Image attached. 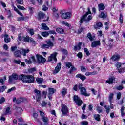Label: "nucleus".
Instances as JSON below:
<instances>
[{
  "label": "nucleus",
  "mask_w": 125,
  "mask_h": 125,
  "mask_svg": "<svg viewBox=\"0 0 125 125\" xmlns=\"http://www.w3.org/2000/svg\"><path fill=\"white\" fill-rule=\"evenodd\" d=\"M56 31L57 33H59V34H63L64 33V29L61 28H56Z\"/></svg>",
  "instance_id": "nucleus-27"
},
{
  "label": "nucleus",
  "mask_w": 125,
  "mask_h": 125,
  "mask_svg": "<svg viewBox=\"0 0 125 125\" xmlns=\"http://www.w3.org/2000/svg\"><path fill=\"white\" fill-rule=\"evenodd\" d=\"M73 64H72V62H67L65 63V66L66 67H67V68L68 69H70V68H71V66Z\"/></svg>",
  "instance_id": "nucleus-36"
},
{
  "label": "nucleus",
  "mask_w": 125,
  "mask_h": 125,
  "mask_svg": "<svg viewBox=\"0 0 125 125\" xmlns=\"http://www.w3.org/2000/svg\"><path fill=\"white\" fill-rule=\"evenodd\" d=\"M11 111H10V107H7L6 109L5 112L4 113V115H11Z\"/></svg>",
  "instance_id": "nucleus-30"
},
{
  "label": "nucleus",
  "mask_w": 125,
  "mask_h": 125,
  "mask_svg": "<svg viewBox=\"0 0 125 125\" xmlns=\"http://www.w3.org/2000/svg\"><path fill=\"white\" fill-rule=\"evenodd\" d=\"M107 16H108V15L107 14V13H104V12H102L99 15V17L100 18H103L104 19L105 18H107Z\"/></svg>",
  "instance_id": "nucleus-17"
},
{
  "label": "nucleus",
  "mask_w": 125,
  "mask_h": 125,
  "mask_svg": "<svg viewBox=\"0 0 125 125\" xmlns=\"http://www.w3.org/2000/svg\"><path fill=\"white\" fill-rule=\"evenodd\" d=\"M97 111L98 112V113H102V108L100 106H97Z\"/></svg>",
  "instance_id": "nucleus-48"
},
{
  "label": "nucleus",
  "mask_w": 125,
  "mask_h": 125,
  "mask_svg": "<svg viewBox=\"0 0 125 125\" xmlns=\"http://www.w3.org/2000/svg\"><path fill=\"white\" fill-rule=\"evenodd\" d=\"M112 61H119V59H120V56L117 55H114L111 58Z\"/></svg>",
  "instance_id": "nucleus-20"
},
{
  "label": "nucleus",
  "mask_w": 125,
  "mask_h": 125,
  "mask_svg": "<svg viewBox=\"0 0 125 125\" xmlns=\"http://www.w3.org/2000/svg\"><path fill=\"white\" fill-rule=\"evenodd\" d=\"M61 93L63 96V97H64L65 96V95H66V94H67V90H66L65 89H63V91L62 92H61Z\"/></svg>",
  "instance_id": "nucleus-41"
},
{
  "label": "nucleus",
  "mask_w": 125,
  "mask_h": 125,
  "mask_svg": "<svg viewBox=\"0 0 125 125\" xmlns=\"http://www.w3.org/2000/svg\"><path fill=\"white\" fill-rule=\"evenodd\" d=\"M5 101V99H4V97L1 98L0 100V104H1L2 103H3Z\"/></svg>",
  "instance_id": "nucleus-58"
},
{
  "label": "nucleus",
  "mask_w": 125,
  "mask_h": 125,
  "mask_svg": "<svg viewBox=\"0 0 125 125\" xmlns=\"http://www.w3.org/2000/svg\"><path fill=\"white\" fill-rule=\"evenodd\" d=\"M15 109L16 110L17 113L20 115H21L23 113V109L21 107H16Z\"/></svg>",
  "instance_id": "nucleus-21"
},
{
  "label": "nucleus",
  "mask_w": 125,
  "mask_h": 125,
  "mask_svg": "<svg viewBox=\"0 0 125 125\" xmlns=\"http://www.w3.org/2000/svg\"><path fill=\"white\" fill-rule=\"evenodd\" d=\"M91 13V12L90 11V9L89 8L88 9V11L84 14L83 16L81 17V19L80 20V23L81 24H82V23H83V22H85L86 23H87L91 19H92V16L91 15H89L87 18L86 17L88 14H90Z\"/></svg>",
  "instance_id": "nucleus-2"
},
{
  "label": "nucleus",
  "mask_w": 125,
  "mask_h": 125,
  "mask_svg": "<svg viewBox=\"0 0 125 125\" xmlns=\"http://www.w3.org/2000/svg\"><path fill=\"white\" fill-rule=\"evenodd\" d=\"M15 57L19 58L21 57V51L19 50H16L14 52Z\"/></svg>",
  "instance_id": "nucleus-16"
},
{
  "label": "nucleus",
  "mask_w": 125,
  "mask_h": 125,
  "mask_svg": "<svg viewBox=\"0 0 125 125\" xmlns=\"http://www.w3.org/2000/svg\"><path fill=\"white\" fill-rule=\"evenodd\" d=\"M25 62H26V63H27V64H32V61L30 60H28L27 59H25Z\"/></svg>",
  "instance_id": "nucleus-59"
},
{
  "label": "nucleus",
  "mask_w": 125,
  "mask_h": 125,
  "mask_svg": "<svg viewBox=\"0 0 125 125\" xmlns=\"http://www.w3.org/2000/svg\"><path fill=\"white\" fill-rule=\"evenodd\" d=\"M16 80H18V76L16 73H13L12 75H11L9 77V83H10Z\"/></svg>",
  "instance_id": "nucleus-9"
},
{
  "label": "nucleus",
  "mask_w": 125,
  "mask_h": 125,
  "mask_svg": "<svg viewBox=\"0 0 125 125\" xmlns=\"http://www.w3.org/2000/svg\"><path fill=\"white\" fill-rule=\"evenodd\" d=\"M45 15V14L44 13H42V12H40L38 13L39 19H43V17H44Z\"/></svg>",
  "instance_id": "nucleus-25"
},
{
  "label": "nucleus",
  "mask_w": 125,
  "mask_h": 125,
  "mask_svg": "<svg viewBox=\"0 0 125 125\" xmlns=\"http://www.w3.org/2000/svg\"><path fill=\"white\" fill-rule=\"evenodd\" d=\"M82 43L80 42L77 46H75L74 47V50L75 51H77V50H80L82 48Z\"/></svg>",
  "instance_id": "nucleus-19"
},
{
  "label": "nucleus",
  "mask_w": 125,
  "mask_h": 125,
  "mask_svg": "<svg viewBox=\"0 0 125 125\" xmlns=\"http://www.w3.org/2000/svg\"><path fill=\"white\" fill-rule=\"evenodd\" d=\"M6 89V86H0V92H3Z\"/></svg>",
  "instance_id": "nucleus-38"
},
{
  "label": "nucleus",
  "mask_w": 125,
  "mask_h": 125,
  "mask_svg": "<svg viewBox=\"0 0 125 125\" xmlns=\"http://www.w3.org/2000/svg\"><path fill=\"white\" fill-rule=\"evenodd\" d=\"M30 51V50L29 49H21V54H22L23 56H26L27 55V53H29Z\"/></svg>",
  "instance_id": "nucleus-15"
},
{
  "label": "nucleus",
  "mask_w": 125,
  "mask_h": 125,
  "mask_svg": "<svg viewBox=\"0 0 125 125\" xmlns=\"http://www.w3.org/2000/svg\"><path fill=\"white\" fill-rule=\"evenodd\" d=\"M124 89V87H123L122 86H118L117 87H116V89H117V90H122Z\"/></svg>",
  "instance_id": "nucleus-60"
},
{
  "label": "nucleus",
  "mask_w": 125,
  "mask_h": 125,
  "mask_svg": "<svg viewBox=\"0 0 125 125\" xmlns=\"http://www.w3.org/2000/svg\"><path fill=\"white\" fill-rule=\"evenodd\" d=\"M17 7L19 9H21V10H26V8H25L23 6L18 5H17Z\"/></svg>",
  "instance_id": "nucleus-52"
},
{
  "label": "nucleus",
  "mask_w": 125,
  "mask_h": 125,
  "mask_svg": "<svg viewBox=\"0 0 125 125\" xmlns=\"http://www.w3.org/2000/svg\"><path fill=\"white\" fill-rule=\"evenodd\" d=\"M118 72L120 74H122V73H124L125 72V68H120L118 69Z\"/></svg>",
  "instance_id": "nucleus-56"
},
{
  "label": "nucleus",
  "mask_w": 125,
  "mask_h": 125,
  "mask_svg": "<svg viewBox=\"0 0 125 125\" xmlns=\"http://www.w3.org/2000/svg\"><path fill=\"white\" fill-rule=\"evenodd\" d=\"M105 109H106V112L107 114H109L110 113V107L108 106L107 107V105L104 106Z\"/></svg>",
  "instance_id": "nucleus-49"
},
{
  "label": "nucleus",
  "mask_w": 125,
  "mask_h": 125,
  "mask_svg": "<svg viewBox=\"0 0 125 125\" xmlns=\"http://www.w3.org/2000/svg\"><path fill=\"white\" fill-rule=\"evenodd\" d=\"M114 81H115V77L114 76H112L110 77L108 80H107L105 83H107L109 84H112L114 83Z\"/></svg>",
  "instance_id": "nucleus-18"
},
{
  "label": "nucleus",
  "mask_w": 125,
  "mask_h": 125,
  "mask_svg": "<svg viewBox=\"0 0 125 125\" xmlns=\"http://www.w3.org/2000/svg\"><path fill=\"white\" fill-rule=\"evenodd\" d=\"M100 41H93L91 44L92 47H96V46H100Z\"/></svg>",
  "instance_id": "nucleus-13"
},
{
  "label": "nucleus",
  "mask_w": 125,
  "mask_h": 125,
  "mask_svg": "<svg viewBox=\"0 0 125 125\" xmlns=\"http://www.w3.org/2000/svg\"><path fill=\"white\" fill-rule=\"evenodd\" d=\"M74 100L79 106H81L83 104V101L78 96L74 95Z\"/></svg>",
  "instance_id": "nucleus-10"
},
{
  "label": "nucleus",
  "mask_w": 125,
  "mask_h": 125,
  "mask_svg": "<svg viewBox=\"0 0 125 125\" xmlns=\"http://www.w3.org/2000/svg\"><path fill=\"white\" fill-rule=\"evenodd\" d=\"M79 84L78 85L76 84L73 88V90H74V91H78V90H79Z\"/></svg>",
  "instance_id": "nucleus-46"
},
{
  "label": "nucleus",
  "mask_w": 125,
  "mask_h": 125,
  "mask_svg": "<svg viewBox=\"0 0 125 125\" xmlns=\"http://www.w3.org/2000/svg\"><path fill=\"white\" fill-rule=\"evenodd\" d=\"M122 96V94L121 93V92H119L118 93H117V98L119 100L121 99V96Z\"/></svg>",
  "instance_id": "nucleus-61"
},
{
  "label": "nucleus",
  "mask_w": 125,
  "mask_h": 125,
  "mask_svg": "<svg viewBox=\"0 0 125 125\" xmlns=\"http://www.w3.org/2000/svg\"><path fill=\"white\" fill-rule=\"evenodd\" d=\"M99 11L100 10H104L105 9V5L103 3H100L98 5Z\"/></svg>",
  "instance_id": "nucleus-23"
},
{
  "label": "nucleus",
  "mask_w": 125,
  "mask_h": 125,
  "mask_svg": "<svg viewBox=\"0 0 125 125\" xmlns=\"http://www.w3.org/2000/svg\"><path fill=\"white\" fill-rule=\"evenodd\" d=\"M96 26V28H101V27H102V23L101 22H97Z\"/></svg>",
  "instance_id": "nucleus-44"
},
{
  "label": "nucleus",
  "mask_w": 125,
  "mask_h": 125,
  "mask_svg": "<svg viewBox=\"0 0 125 125\" xmlns=\"http://www.w3.org/2000/svg\"><path fill=\"white\" fill-rule=\"evenodd\" d=\"M37 62L39 64H44L46 60L41 55H37Z\"/></svg>",
  "instance_id": "nucleus-6"
},
{
  "label": "nucleus",
  "mask_w": 125,
  "mask_h": 125,
  "mask_svg": "<svg viewBox=\"0 0 125 125\" xmlns=\"http://www.w3.org/2000/svg\"><path fill=\"white\" fill-rule=\"evenodd\" d=\"M77 56L79 58H82V57H83V54L82 53V52H79L78 53V54H77Z\"/></svg>",
  "instance_id": "nucleus-57"
},
{
  "label": "nucleus",
  "mask_w": 125,
  "mask_h": 125,
  "mask_svg": "<svg viewBox=\"0 0 125 125\" xmlns=\"http://www.w3.org/2000/svg\"><path fill=\"white\" fill-rule=\"evenodd\" d=\"M124 20V16H123V14H120V16L119 17V21L121 24H123Z\"/></svg>",
  "instance_id": "nucleus-34"
},
{
  "label": "nucleus",
  "mask_w": 125,
  "mask_h": 125,
  "mask_svg": "<svg viewBox=\"0 0 125 125\" xmlns=\"http://www.w3.org/2000/svg\"><path fill=\"white\" fill-rule=\"evenodd\" d=\"M45 42L46 44H43L42 45V48H44V49H45V48H49V47H53V46H54L53 42L50 39L46 41Z\"/></svg>",
  "instance_id": "nucleus-4"
},
{
  "label": "nucleus",
  "mask_w": 125,
  "mask_h": 125,
  "mask_svg": "<svg viewBox=\"0 0 125 125\" xmlns=\"http://www.w3.org/2000/svg\"><path fill=\"white\" fill-rule=\"evenodd\" d=\"M41 29L42 30H45V31H48V30H49V27L46 26V24L42 23Z\"/></svg>",
  "instance_id": "nucleus-22"
},
{
  "label": "nucleus",
  "mask_w": 125,
  "mask_h": 125,
  "mask_svg": "<svg viewBox=\"0 0 125 125\" xmlns=\"http://www.w3.org/2000/svg\"><path fill=\"white\" fill-rule=\"evenodd\" d=\"M87 37L90 40V41H93L94 38L92 37L90 33H88L87 34Z\"/></svg>",
  "instance_id": "nucleus-40"
},
{
  "label": "nucleus",
  "mask_w": 125,
  "mask_h": 125,
  "mask_svg": "<svg viewBox=\"0 0 125 125\" xmlns=\"http://www.w3.org/2000/svg\"><path fill=\"white\" fill-rule=\"evenodd\" d=\"M17 49V46H12L11 48V51H14V50H16Z\"/></svg>",
  "instance_id": "nucleus-63"
},
{
  "label": "nucleus",
  "mask_w": 125,
  "mask_h": 125,
  "mask_svg": "<svg viewBox=\"0 0 125 125\" xmlns=\"http://www.w3.org/2000/svg\"><path fill=\"white\" fill-rule=\"evenodd\" d=\"M13 62L15 64H18L19 65H20V63H21V61L14 60Z\"/></svg>",
  "instance_id": "nucleus-51"
},
{
  "label": "nucleus",
  "mask_w": 125,
  "mask_h": 125,
  "mask_svg": "<svg viewBox=\"0 0 125 125\" xmlns=\"http://www.w3.org/2000/svg\"><path fill=\"white\" fill-rule=\"evenodd\" d=\"M36 81L39 84H41V83H42V79L37 78L36 79Z\"/></svg>",
  "instance_id": "nucleus-37"
},
{
  "label": "nucleus",
  "mask_w": 125,
  "mask_h": 125,
  "mask_svg": "<svg viewBox=\"0 0 125 125\" xmlns=\"http://www.w3.org/2000/svg\"><path fill=\"white\" fill-rule=\"evenodd\" d=\"M41 120L44 123V124H47L48 122V118L45 116L42 117Z\"/></svg>",
  "instance_id": "nucleus-28"
},
{
  "label": "nucleus",
  "mask_w": 125,
  "mask_h": 125,
  "mask_svg": "<svg viewBox=\"0 0 125 125\" xmlns=\"http://www.w3.org/2000/svg\"><path fill=\"white\" fill-rule=\"evenodd\" d=\"M78 87L79 90H80V94H81V95H83L84 96H89V95H90V94L87 93L86 92V89L83 87V84L79 83Z\"/></svg>",
  "instance_id": "nucleus-3"
},
{
  "label": "nucleus",
  "mask_w": 125,
  "mask_h": 125,
  "mask_svg": "<svg viewBox=\"0 0 125 125\" xmlns=\"http://www.w3.org/2000/svg\"><path fill=\"white\" fill-rule=\"evenodd\" d=\"M10 38L6 37L4 38V42H6V43H9V42H10Z\"/></svg>",
  "instance_id": "nucleus-43"
},
{
  "label": "nucleus",
  "mask_w": 125,
  "mask_h": 125,
  "mask_svg": "<svg viewBox=\"0 0 125 125\" xmlns=\"http://www.w3.org/2000/svg\"><path fill=\"white\" fill-rule=\"evenodd\" d=\"M24 100L25 99L23 98H19L16 100V103L17 104H20L21 102H24Z\"/></svg>",
  "instance_id": "nucleus-24"
},
{
  "label": "nucleus",
  "mask_w": 125,
  "mask_h": 125,
  "mask_svg": "<svg viewBox=\"0 0 125 125\" xmlns=\"http://www.w3.org/2000/svg\"><path fill=\"white\" fill-rule=\"evenodd\" d=\"M82 125H88V122L87 121H83L81 122Z\"/></svg>",
  "instance_id": "nucleus-64"
},
{
  "label": "nucleus",
  "mask_w": 125,
  "mask_h": 125,
  "mask_svg": "<svg viewBox=\"0 0 125 125\" xmlns=\"http://www.w3.org/2000/svg\"><path fill=\"white\" fill-rule=\"evenodd\" d=\"M61 69V63H59L57 64V66L55 68V70H54V74H57L60 71Z\"/></svg>",
  "instance_id": "nucleus-12"
},
{
  "label": "nucleus",
  "mask_w": 125,
  "mask_h": 125,
  "mask_svg": "<svg viewBox=\"0 0 125 125\" xmlns=\"http://www.w3.org/2000/svg\"><path fill=\"white\" fill-rule=\"evenodd\" d=\"M32 60V63L33 62H36V58H35V56H32L31 57V60Z\"/></svg>",
  "instance_id": "nucleus-62"
},
{
  "label": "nucleus",
  "mask_w": 125,
  "mask_h": 125,
  "mask_svg": "<svg viewBox=\"0 0 125 125\" xmlns=\"http://www.w3.org/2000/svg\"><path fill=\"white\" fill-rule=\"evenodd\" d=\"M34 92L35 93L36 100L37 101H40L41 100V91L37 89L34 90Z\"/></svg>",
  "instance_id": "nucleus-11"
},
{
  "label": "nucleus",
  "mask_w": 125,
  "mask_h": 125,
  "mask_svg": "<svg viewBox=\"0 0 125 125\" xmlns=\"http://www.w3.org/2000/svg\"><path fill=\"white\" fill-rule=\"evenodd\" d=\"M28 33H29V34H30L31 36H33V35L35 34V32H34V29H28Z\"/></svg>",
  "instance_id": "nucleus-42"
},
{
  "label": "nucleus",
  "mask_w": 125,
  "mask_h": 125,
  "mask_svg": "<svg viewBox=\"0 0 125 125\" xmlns=\"http://www.w3.org/2000/svg\"><path fill=\"white\" fill-rule=\"evenodd\" d=\"M61 51L65 55H67V54H68V51L65 49H61Z\"/></svg>",
  "instance_id": "nucleus-39"
},
{
  "label": "nucleus",
  "mask_w": 125,
  "mask_h": 125,
  "mask_svg": "<svg viewBox=\"0 0 125 125\" xmlns=\"http://www.w3.org/2000/svg\"><path fill=\"white\" fill-rule=\"evenodd\" d=\"M57 52H54L53 54H51L50 56L48 58V61L50 62V61H52V60H54L55 62H57V59L56 58V56H57Z\"/></svg>",
  "instance_id": "nucleus-8"
},
{
  "label": "nucleus",
  "mask_w": 125,
  "mask_h": 125,
  "mask_svg": "<svg viewBox=\"0 0 125 125\" xmlns=\"http://www.w3.org/2000/svg\"><path fill=\"white\" fill-rule=\"evenodd\" d=\"M16 1L19 4H23L24 3L23 0H16Z\"/></svg>",
  "instance_id": "nucleus-55"
},
{
  "label": "nucleus",
  "mask_w": 125,
  "mask_h": 125,
  "mask_svg": "<svg viewBox=\"0 0 125 125\" xmlns=\"http://www.w3.org/2000/svg\"><path fill=\"white\" fill-rule=\"evenodd\" d=\"M42 35L43 36V37L46 38V37H48V36H49V33L46 31H45L42 32Z\"/></svg>",
  "instance_id": "nucleus-33"
},
{
  "label": "nucleus",
  "mask_w": 125,
  "mask_h": 125,
  "mask_svg": "<svg viewBox=\"0 0 125 125\" xmlns=\"http://www.w3.org/2000/svg\"><path fill=\"white\" fill-rule=\"evenodd\" d=\"M61 112L62 113V117L68 116V114H69V109L65 105H62Z\"/></svg>",
  "instance_id": "nucleus-5"
},
{
  "label": "nucleus",
  "mask_w": 125,
  "mask_h": 125,
  "mask_svg": "<svg viewBox=\"0 0 125 125\" xmlns=\"http://www.w3.org/2000/svg\"><path fill=\"white\" fill-rule=\"evenodd\" d=\"M55 92V90L52 88H49V95H52Z\"/></svg>",
  "instance_id": "nucleus-29"
},
{
  "label": "nucleus",
  "mask_w": 125,
  "mask_h": 125,
  "mask_svg": "<svg viewBox=\"0 0 125 125\" xmlns=\"http://www.w3.org/2000/svg\"><path fill=\"white\" fill-rule=\"evenodd\" d=\"M60 13L62 14V19H69L71 17V13L69 12L63 13V11H61Z\"/></svg>",
  "instance_id": "nucleus-7"
},
{
  "label": "nucleus",
  "mask_w": 125,
  "mask_h": 125,
  "mask_svg": "<svg viewBox=\"0 0 125 125\" xmlns=\"http://www.w3.org/2000/svg\"><path fill=\"white\" fill-rule=\"evenodd\" d=\"M18 21H24L25 18L24 17H20L17 18Z\"/></svg>",
  "instance_id": "nucleus-47"
},
{
  "label": "nucleus",
  "mask_w": 125,
  "mask_h": 125,
  "mask_svg": "<svg viewBox=\"0 0 125 125\" xmlns=\"http://www.w3.org/2000/svg\"><path fill=\"white\" fill-rule=\"evenodd\" d=\"M19 79L22 81L24 83H35V77L33 75H20L19 76Z\"/></svg>",
  "instance_id": "nucleus-1"
},
{
  "label": "nucleus",
  "mask_w": 125,
  "mask_h": 125,
  "mask_svg": "<svg viewBox=\"0 0 125 125\" xmlns=\"http://www.w3.org/2000/svg\"><path fill=\"white\" fill-rule=\"evenodd\" d=\"M114 97V93H110V95L109 96V102H112L113 100V98Z\"/></svg>",
  "instance_id": "nucleus-35"
},
{
  "label": "nucleus",
  "mask_w": 125,
  "mask_h": 125,
  "mask_svg": "<svg viewBox=\"0 0 125 125\" xmlns=\"http://www.w3.org/2000/svg\"><path fill=\"white\" fill-rule=\"evenodd\" d=\"M94 118L96 121H100V115H99V114H95L94 115Z\"/></svg>",
  "instance_id": "nucleus-32"
},
{
  "label": "nucleus",
  "mask_w": 125,
  "mask_h": 125,
  "mask_svg": "<svg viewBox=\"0 0 125 125\" xmlns=\"http://www.w3.org/2000/svg\"><path fill=\"white\" fill-rule=\"evenodd\" d=\"M22 39L25 42H30V37L28 36H26V37H22Z\"/></svg>",
  "instance_id": "nucleus-31"
},
{
  "label": "nucleus",
  "mask_w": 125,
  "mask_h": 125,
  "mask_svg": "<svg viewBox=\"0 0 125 125\" xmlns=\"http://www.w3.org/2000/svg\"><path fill=\"white\" fill-rule=\"evenodd\" d=\"M84 51L85 53H86V55H88V56L90 55V53H89V51H88V49H87V48H84Z\"/></svg>",
  "instance_id": "nucleus-45"
},
{
  "label": "nucleus",
  "mask_w": 125,
  "mask_h": 125,
  "mask_svg": "<svg viewBox=\"0 0 125 125\" xmlns=\"http://www.w3.org/2000/svg\"><path fill=\"white\" fill-rule=\"evenodd\" d=\"M80 69L82 71V72H86V68H85V67L83 66H81L80 67Z\"/></svg>",
  "instance_id": "nucleus-54"
},
{
  "label": "nucleus",
  "mask_w": 125,
  "mask_h": 125,
  "mask_svg": "<svg viewBox=\"0 0 125 125\" xmlns=\"http://www.w3.org/2000/svg\"><path fill=\"white\" fill-rule=\"evenodd\" d=\"M47 6H48V2L46 1L45 3V5H43L42 6V10H43L44 11H46V10H47V9H48V7H47Z\"/></svg>",
  "instance_id": "nucleus-26"
},
{
  "label": "nucleus",
  "mask_w": 125,
  "mask_h": 125,
  "mask_svg": "<svg viewBox=\"0 0 125 125\" xmlns=\"http://www.w3.org/2000/svg\"><path fill=\"white\" fill-rule=\"evenodd\" d=\"M115 66L117 67V69H120V68L122 67V64H121L120 62H117L116 63Z\"/></svg>",
  "instance_id": "nucleus-53"
},
{
  "label": "nucleus",
  "mask_w": 125,
  "mask_h": 125,
  "mask_svg": "<svg viewBox=\"0 0 125 125\" xmlns=\"http://www.w3.org/2000/svg\"><path fill=\"white\" fill-rule=\"evenodd\" d=\"M15 89H16L15 87H13L11 89H9L8 90L7 93H9L11 92V91H14V90H15Z\"/></svg>",
  "instance_id": "nucleus-50"
},
{
  "label": "nucleus",
  "mask_w": 125,
  "mask_h": 125,
  "mask_svg": "<svg viewBox=\"0 0 125 125\" xmlns=\"http://www.w3.org/2000/svg\"><path fill=\"white\" fill-rule=\"evenodd\" d=\"M76 78H77L78 79H80V80H81L83 82V81H84V80L86 79V77H85L84 75L81 73H79L76 75Z\"/></svg>",
  "instance_id": "nucleus-14"
}]
</instances>
